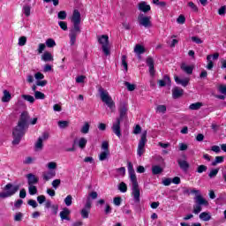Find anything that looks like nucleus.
Here are the masks:
<instances>
[{
  "label": "nucleus",
  "mask_w": 226,
  "mask_h": 226,
  "mask_svg": "<svg viewBox=\"0 0 226 226\" xmlns=\"http://www.w3.org/2000/svg\"><path fill=\"white\" fill-rule=\"evenodd\" d=\"M138 8L140 11H143V13H147V11H151V5L147 4L146 2L139 3Z\"/></svg>",
  "instance_id": "17"
},
{
  "label": "nucleus",
  "mask_w": 226,
  "mask_h": 226,
  "mask_svg": "<svg viewBox=\"0 0 226 226\" xmlns=\"http://www.w3.org/2000/svg\"><path fill=\"white\" fill-rule=\"evenodd\" d=\"M28 193L30 195H36L38 193V188L35 185H28Z\"/></svg>",
  "instance_id": "35"
},
{
  "label": "nucleus",
  "mask_w": 226,
  "mask_h": 226,
  "mask_svg": "<svg viewBox=\"0 0 226 226\" xmlns=\"http://www.w3.org/2000/svg\"><path fill=\"white\" fill-rule=\"evenodd\" d=\"M26 43H27V38L26 36L19 37L18 45H19V47H24Z\"/></svg>",
  "instance_id": "43"
},
{
  "label": "nucleus",
  "mask_w": 226,
  "mask_h": 226,
  "mask_svg": "<svg viewBox=\"0 0 226 226\" xmlns=\"http://www.w3.org/2000/svg\"><path fill=\"white\" fill-rule=\"evenodd\" d=\"M192 41H193L194 43H197V45H200V43H203L202 39L197 37V36H192L191 38Z\"/></svg>",
  "instance_id": "59"
},
{
  "label": "nucleus",
  "mask_w": 226,
  "mask_h": 226,
  "mask_svg": "<svg viewBox=\"0 0 226 226\" xmlns=\"http://www.w3.org/2000/svg\"><path fill=\"white\" fill-rule=\"evenodd\" d=\"M53 177H56V171L49 170L42 173V178L44 181H50Z\"/></svg>",
  "instance_id": "14"
},
{
  "label": "nucleus",
  "mask_w": 226,
  "mask_h": 226,
  "mask_svg": "<svg viewBox=\"0 0 226 226\" xmlns=\"http://www.w3.org/2000/svg\"><path fill=\"white\" fill-rule=\"evenodd\" d=\"M69 125H70V122L68 121H58V126L62 130H64V128H68Z\"/></svg>",
  "instance_id": "41"
},
{
  "label": "nucleus",
  "mask_w": 226,
  "mask_h": 226,
  "mask_svg": "<svg viewBox=\"0 0 226 226\" xmlns=\"http://www.w3.org/2000/svg\"><path fill=\"white\" fill-rule=\"evenodd\" d=\"M22 218H24V214L21 212L16 213L14 215V222H22Z\"/></svg>",
  "instance_id": "45"
},
{
  "label": "nucleus",
  "mask_w": 226,
  "mask_h": 226,
  "mask_svg": "<svg viewBox=\"0 0 226 226\" xmlns=\"http://www.w3.org/2000/svg\"><path fill=\"white\" fill-rule=\"evenodd\" d=\"M48 169L49 170H54L56 169H57V163L54 162H50L48 163Z\"/></svg>",
  "instance_id": "57"
},
{
  "label": "nucleus",
  "mask_w": 226,
  "mask_h": 226,
  "mask_svg": "<svg viewBox=\"0 0 226 226\" xmlns=\"http://www.w3.org/2000/svg\"><path fill=\"white\" fill-rule=\"evenodd\" d=\"M89 128H91V125L89 124V123L86 122L84 125L81 127V130H80L81 133L85 135L89 133Z\"/></svg>",
  "instance_id": "29"
},
{
  "label": "nucleus",
  "mask_w": 226,
  "mask_h": 226,
  "mask_svg": "<svg viewBox=\"0 0 226 226\" xmlns=\"http://www.w3.org/2000/svg\"><path fill=\"white\" fill-rule=\"evenodd\" d=\"M128 112V108L126 105H122L120 108V118L123 119L124 116H126V113Z\"/></svg>",
  "instance_id": "37"
},
{
  "label": "nucleus",
  "mask_w": 226,
  "mask_h": 226,
  "mask_svg": "<svg viewBox=\"0 0 226 226\" xmlns=\"http://www.w3.org/2000/svg\"><path fill=\"white\" fill-rule=\"evenodd\" d=\"M26 179H27V185L28 186L31 185H38V182L40 181V179L38 178V177H36V175L33 174V173H29L26 176Z\"/></svg>",
  "instance_id": "12"
},
{
  "label": "nucleus",
  "mask_w": 226,
  "mask_h": 226,
  "mask_svg": "<svg viewBox=\"0 0 226 226\" xmlns=\"http://www.w3.org/2000/svg\"><path fill=\"white\" fill-rule=\"evenodd\" d=\"M158 84H159L160 87H165V86H167V84H170V78L168 75H165L163 77V79H160L158 81Z\"/></svg>",
  "instance_id": "20"
},
{
  "label": "nucleus",
  "mask_w": 226,
  "mask_h": 226,
  "mask_svg": "<svg viewBox=\"0 0 226 226\" xmlns=\"http://www.w3.org/2000/svg\"><path fill=\"white\" fill-rule=\"evenodd\" d=\"M218 172H220V169L219 168L212 170L208 173V177H210V179H213V177H216V176H218Z\"/></svg>",
  "instance_id": "38"
},
{
  "label": "nucleus",
  "mask_w": 226,
  "mask_h": 226,
  "mask_svg": "<svg viewBox=\"0 0 226 226\" xmlns=\"http://www.w3.org/2000/svg\"><path fill=\"white\" fill-rule=\"evenodd\" d=\"M147 64L149 68V73L151 75V77H154V73H155V71H154V60H153L152 57H148L147 58Z\"/></svg>",
  "instance_id": "13"
},
{
  "label": "nucleus",
  "mask_w": 226,
  "mask_h": 226,
  "mask_svg": "<svg viewBox=\"0 0 226 226\" xmlns=\"http://www.w3.org/2000/svg\"><path fill=\"white\" fill-rule=\"evenodd\" d=\"M118 190L121 193H126L128 192V185H126V183L121 182L118 185Z\"/></svg>",
  "instance_id": "27"
},
{
  "label": "nucleus",
  "mask_w": 226,
  "mask_h": 226,
  "mask_svg": "<svg viewBox=\"0 0 226 226\" xmlns=\"http://www.w3.org/2000/svg\"><path fill=\"white\" fill-rule=\"evenodd\" d=\"M4 192H0V198L8 199V197H13V195L20 190V185H14L13 184L9 183L4 187Z\"/></svg>",
  "instance_id": "4"
},
{
  "label": "nucleus",
  "mask_w": 226,
  "mask_h": 226,
  "mask_svg": "<svg viewBox=\"0 0 226 226\" xmlns=\"http://www.w3.org/2000/svg\"><path fill=\"white\" fill-rule=\"evenodd\" d=\"M31 117H29V113L27 111H23L19 118L17 126L12 130V144L15 146L20 144V140H22V137L26 135V130L29 128V120Z\"/></svg>",
  "instance_id": "1"
},
{
  "label": "nucleus",
  "mask_w": 226,
  "mask_h": 226,
  "mask_svg": "<svg viewBox=\"0 0 226 226\" xmlns=\"http://www.w3.org/2000/svg\"><path fill=\"white\" fill-rule=\"evenodd\" d=\"M162 172H163V170L162 169V167L160 166H154L152 168V173L156 176L158 174H162Z\"/></svg>",
  "instance_id": "36"
},
{
  "label": "nucleus",
  "mask_w": 226,
  "mask_h": 226,
  "mask_svg": "<svg viewBox=\"0 0 226 226\" xmlns=\"http://www.w3.org/2000/svg\"><path fill=\"white\" fill-rule=\"evenodd\" d=\"M218 91L221 93V94H224L226 96V85H220L218 87Z\"/></svg>",
  "instance_id": "58"
},
{
  "label": "nucleus",
  "mask_w": 226,
  "mask_h": 226,
  "mask_svg": "<svg viewBox=\"0 0 226 226\" xmlns=\"http://www.w3.org/2000/svg\"><path fill=\"white\" fill-rule=\"evenodd\" d=\"M147 131L143 132L141 134V138L139 141L138 144V148H137V154L138 156H142L144 153H146V144L147 143Z\"/></svg>",
  "instance_id": "7"
},
{
  "label": "nucleus",
  "mask_w": 226,
  "mask_h": 226,
  "mask_svg": "<svg viewBox=\"0 0 226 226\" xmlns=\"http://www.w3.org/2000/svg\"><path fill=\"white\" fill-rule=\"evenodd\" d=\"M111 129L113 133L121 139V118H117L116 122L113 123Z\"/></svg>",
  "instance_id": "11"
},
{
  "label": "nucleus",
  "mask_w": 226,
  "mask_h": 226,
  "mask_svg": "<svg viewBox=\"0 0 226 226\" xmlns=\"http://www.w3.org/2000/svg\"><path fill=\"white\" fill-rule=\"evenodd\" d=\"M11 100V94L8 90H4V95L2 97L3 103H8Z\"/></svg>",
  "instance_id": "23"
},
{
  "label": "nucleus",
  "mask_w": 226,
  "mask_h": 226,
  "mask_svg": "<svg viewBox=\"0 0 226 226\" xmlns=\"http://www.w3.org/2000/svg\"><path fill=\"white\" fill-rule=\"evenodd\" d=\"M47 84H48V82H47V80H37L36 81V86H39V87H45V86H47Z\"/></svg>",
  "instance_id": "63"
},
{
  "label": "nucleus",
  "mask_w": 226,
  "mask_h": 226,
  "mask_svg": "<svg viewBox=\"0 0 226 226\" xmlns=\"http://www.w3.org/2000/svg\"><path fill=\"white\" fill-rule=\"evenodd\" d=\"M34 160H35L34 157L28 156L25 158V160L23 161V163L25 165H31V163H33Z\"/></svg>",
  "instance_id": "47"
},
{
  "label": "nucleus",
  "mask_w": 226,
  "mask_h": 226,
  "mask_svg": "<svg viewBox=\"0 0 226 226\" xmlns=\"http://www.w3.org/2000/svg\"><path fill=\"white\" fill-rule=\"evenodd\" d=\"M68 215H70V209H68L67 207L64 208L63 211L60 212L61 220L70 221V217H68Z\"/></svg>",
  "instance_id": "19"
},
{
  "label": "nucleus",
  "mask_w": 226,
  "mask_h": 226,
  "mask_svg": "<svg viewBox=\"0 0 226 226\" xmlns=\"http://www.w3.org/2000/svg\"><path fill=\"white\" fill-rule=\"evenodd\" d=\"M211 57H213V55H208L207 56V70H213V67L215 66V64H213V60H211Z\"/></svg>",
  "instance_id": "30"
},
{
  "label": "nucleus",
  "mask_w": 226,
  "mask_h": 226,
  "mask_svg": "<svg viewBox=\"0 0 226 226\" xmlns=\"http://www.w3.org/2000/svg\"><path fill=\"white\" fill-rule=\"evenodd\" d=\"M122 66H124L125 72H128V63L126 62V56H122Z\"/></svg>",
  "instance_id": "52"
},
{
  "label": "nucleus",
  "mask_w": 226,
  "mask_h": 226,
  "mask_svg": "<svg viewBox=\"0 0 226 226\" xmlns=\"http://www.w3.org/2000/svg\"><path fill=\"white\" fill-rule=\"evenodd\" d=\"M138 22L139 26H142L143 27H146V28H149L153 26V24L151 23V17L146 16L143 13L139 14Z\"/></svg>",
  "instance_id": "9"
},
{
  "label": "nucleus",
  "mask_w": 226,
  "mask_h": 226,
  "mask_svg": "<svg viewBox=\"0 0 226 226\" xmlns=\"http://www.w3.org/2000/svg\"><path fill=\"white\" fill-rule=\"evenodd\" d=\"M71 22L72 23V26L70 30L69 38L71 46L73 47L75 41H77V36L80 34V12L79 10H74Z\"/></svg>",
  "instance_id": "3"
},
{
  "label": "nucleus",
  "mask_w": 226,
  "mask_h": 226,
  "mask_svg": "<svg viewBox=\"0 0 226 226\" xmlns=\"http://www.w3.org/2000/svg\"><path fill=\"white\" fill-rule=\"evenodd\" d=\"M58 25L60 26L63 31H68V24L65 21H59Z\"/></svg>",
  "instance_id": "54"
},
{
  "label": "nucleus",
  "mask_w": 226,
  "mask_h": 226,
  "mask_svg": "<svg viewBox=\"0 0 226 226\" xmlns=\"http://www.w3.org/2000/svg\"><path fill=\"white\" fill-rule=\"evenodd\" d=\"M207 170V166L206 165H200L197 169L198 174H202V172H206Z\"/></svg>",
  "instance_id": "51"
},
{
  "label": "nucleus",
  "mask_w": 226,
  "mask_h": 226,
  "mask_svg": "<svg viewBox=\"0 0 226 226\" xmlns=\"http://www.w3.org/2000/svg\"><path fill=\"white\" fill-rule=\"evenodd\" d=\"M181 70L187 73V75H192V73H193V67L186 65V64H182Z\"/></svg>",
  "instance_id": "24"
},
{
  "label": "nucleus",
  "mask_w": 226,
  "mask_h": 226,
  "mask_svg": "<svg viewBox=\"0 0 226 226\" xmlns=\"http://www.w3.org/2000/svg\"><path fill=\"white\" fill-rule=\"evenodd\" d=\"M109 154H110V151H103L99 154V160L100 162H105V159L109 157Z\"/></svg>",
  "instance_id": "31"
},
{
  "label": "nucleus",
  "mask_w": 226,
  "mask_h": 226,
  "mask_svg": "<svg viewBox=\"0 0 226 226\" xmlns=\"http://www.w3.org/2000/svg\"><path fill=\"white\" fill-rule=\"evenodd\" d=\"M98 42L102 45V52L106 56H110V48L109 44V35L98 36Z\"/></svg>",
  "instance_id": "8"
},
{
  "label": "nucleus",
  "mask_w": 226,
  "mask_h": 226,
  "mask_svg": "<svg viewBox=\"0 0 226 226\" xmlns=\"http://www.w3.org/2000/svg\"><path fill=\"white\" fill-rule=\"evenodd\" d=\"M178 165L182 170H188L190 169V164L186 161L178 160Z\"/></svg>",
  "instance_id": "25"
},
{
  "label": "nucleus",
  "mask_w": 226,
  "mask_h": 226,
  "mask_svg": "<svg viewBox=\"0 0 226 226\" xmlns=\"http://www.w3.org/2000/svg\"><path fill=\"white\" fill-rule=\"evenodd\" d=\"M61 185V179H55L52 182V186L55 190H57V187Z\"/></svg>",
  "instance_id": "61"
},
{
  "label": "nucleus",
  "mask_w": 226,
  "mask_h": 226,
  "mask_svg": "<svg viewBox=\"0 0 226 226\" xmlns=\"http://www.w3.org/2000/svg\"><path fill=\"white\" fill-rule=\"evenodd\" d=\"M34 79L37 80H43V79H45V75H43L41 72H37L34 74Z\"/></svg>",
  "instance_id": "62"
},
{
  "label": "nucleus",
  "mask_w": 226,
  "mask_h": 226,
  "mask_svg": "<svg viewBox=\"0 0 226 226\" xmlns=\"http://www.w3.org/2000/svg\"><path fill=\"white\" fill-rule=\"evenodd\" d=\"M43 149V138H38L34 145V151H41Z\"/></svg>",
  "instance_id": "22"
},
{
  "label": "nucleus",
  "mask_w": 226,
  "mask_h": 226,
  "mask_svg": "<svg viewBox=\"0 0 226 226\" xmlns=\"http://www.w3.org/2000/svg\"><path fill=\"white\" fill-rule=\"evenodd\" d=\"M194 202L195 204L193 205L192 210V213H194V215H199V213L202 211V206H207V204H209L207 200H206V199H204V197H202V195L200 194L196 195V197L194 198Z\"/></svg>",
  "instance_id": "6"
},
{
  "label": "nucleus",
  "mask_w": 226,
  "mask_h": 226,
  "mask_svg": "<svg viewBox=\"0 0 226 226\" xmlns=\"http://www.w3.org/2000/svg\"><path fill=\"white\" fill-rule=\"evenodd\" d=\"M22 11L26 17H29L31 15V5H24Z\"/></svg>",
  "instance_id": "32"
},
{
  "label": "nucleus",
  "mask_w": 226,
  "mask_h": 226,
  "mask_svg": "<svg viewBox=\"0 0 226 226\" xmlns=\"http://www.w3.org/2000/svg\"><path fill=\"white\" fill-rule=\"evenodd\" d=\"M156 110L161 114H165V112H167V107L165 105H159L157 106Z\"/></svg>",
  "instance_id": "48"
},
{
  "label": "nucleus",
  "mask_w": 226,
  "mask_h": 226,
  "mask_svg": "<svg viewBox=\"0 0 226 226\" xmlns=\"http://www.w3.org/2000/svg\"><path fill=\"white\" fill-rule=\"evenodd\" d=\"M89 199V200H96V199H98V192H92L88 194L87 200Z\"/></svg>",
  "instance_id": "44"
},
{
  "label": "nucleus",
  "mask_w": 226,
  "mask_h": 226,
  "mask_svg": "<svg viewBox=\"0 0 226 226\" xmlns=\"http://www.w3.org/2000/svg\"><path fill=\"white\" fill-rule=\"evenodd\" d=\"M21 98L26 102H29V103H34V97L33 95L23 94L21 95Z\"/></svg>",
  "instance_id": "39"
},
{
  "label": "nucleus",
  "mask_w": 226,
  "mask_h": 226,
  "mask_svg": "<svg viewBox=\"0 0 226 226\" xmlns=\"http://www.w3.org/2000/svg\"><path fill=\"white\" fill-rule=\"evenodd\" d=\"M34 98H35V100H45V94H43L40 91H35Z\"/></svg>",
  "instance_id": "40"
},
{
  "label": "nucleus",
  "mask_w": 226,
  "mask_h": 226,
  "mask_svg": "<svg viewBox=\"0 0 226 226\" xmlns=\"http://www.w3.org/2000/svg\"><path fill=\"white\" fill-rule=\"evenodd\" d=\"M87 144V139H86L85 138H81L79 141V147L81 149H84V147H86Z\"/></svg>",
  "instance_id": "46"
},
{
  "label": "nucleus",
  "mask_w": 226,
  "mask_h": 226,
  "mask_svg": "<svg viewBox=\"0 0 226 226\" xmlns=\"http://www.w3.org/2000/svg\"><path fill=\"white\" fill-rule=\"evenodd\" d=\"M225 157L223 156H215L214 162H212V167H216L218 163H223Z\"/></svg>",
  "instance_id": "28"
},
{
  "label": "nucleus",
  "mask_w": 226,
  "mask_h": 226,
  "mask_svg": "<svg viewBox=\"0 0 226 226\" xmlns=\"http://www.w3.org/2000/svg\"><path fill=\"white\" fill-rule=\"evenodd\" d=\"M57 17L59 20H66V17H68V14L64 11H60L57 14Z\"/></svg>",
  "instance_id": "42"
},
{
  "label": "nucleus",
  "mask_w": 226,
  "mask_h": 226,
  "mask_svg": "<svg viewBox=\"0 0 226 226\" xmlns=\"http://www.w3.org/2000/svg\"><path fill=\"white\" fill-rule=\"evenodd\" d=\"M46 47H48L49 49H52V48L56 47V41H54V39H52V38L47 39Z\"/></svg>",
  "instance_id": "34"
},
{
  "label": "nucleus",
  "mask_w": 226,
  "mask_h": 226,
  "mask_svg": "<svg viewBox=\"0 0 226 226\" xmlns=\"http://www.w3.org/2000/svg\"><path fill=\"white\" fill-rule=\"evenodd\" d=\"M99 94H100L102 102L107 104V106L109 107V109H110V110H113V109H116V103L114 102V101L112 100V97L110 96V94H109V92L107 90H105L103 87H100Z\"/></svg>",
  "instance_id": "5"
},
{
  "label": "nucleus",
  "mask_w": 226,
  "mask_h": 226,
  "mask_svg": "<svg viewBox=\"0 0 226 226\" xmlns=\"http://www.w3.org/2000/svg\"><path fill=\"white\" fill-rule=\"evenodd\" d=\"M175 82L177 84H180L184 87H186L188 84L190 83V78H184V79H179V77L175 76Z\"/></svg>",
  "instance_id": "16"
},
{
  "label": "nucleus",
  "mask_w": 226,
  "mask_h": 226,
  "mask_svg": "<svg viewBox=\"0 0 226 226\" xmlns=\"http://www.w3.org/2000/svg\"><path fill=\"white\" fill-rule=\"evenodd\" d=\"M188 7L191 8L192 11H199V7H197L193 2H189Z\"/></svg>",
  "instance_id": "60"
},
{
  "label": "nucleus",
  "mask_w": 226,
  "mask_h": 226,
  "mask_svg": "<svg viewBox=\"0 0 226 226\" xmlns=\"http://www.w3.org/2000/svg\"><path fill=\"white\" fill-rule=\"evenodd\" d=\"M117 172L118 176H124L126 174V168L124 167L118 168L117 169Z\"/></svg>",
  "instance_id": "55"
},
{
  "label": "nucleus",
  "mask_w": 226,
  "mask_h": 226,
  "mask_svg": "<svg viewBox=\"0 0 226 226\" xmlns=\"http://www.w3.org/2000/svg\"><path fill=\"white\" fill-rule=\"evenodd\" d=\"M73 198L72 197V195H68L65 199H64V204L66 206H72Z\"/></svg>",
  "instance_id": "53"
},
{
  "label": "nucleus",
  "mask_w": 226,
  "mask_h": 226,
  "mask_svg": "<svg viewBox=\"0 0 226 226\" xmlns=\"http://www.w3.org/2000/svg\"><path fill=\"white\" fill-rule=\"evenodd\" d=\"M128 174L129 179L132 183V197H133L134 202H136V204H139V202H140V187L139 186L137 174H135V170H133V164H132V162H128Z\"/></svg>",
  "instance_id": "2"
},
{
  "label": "nucleus",
  "mask_w": 226,
  "mask_h": 226,
  "mask_svg": "<svg viewBox=\"0 0 226 226\" xmlns=\"http://www.w3.org/2000/svg\"><path fill=\"white\" fill-rule=\"evenodd\" d=\"M102 151H109V142L103 141L102 144Z\"/></svg>",
  "instance_id": "64"
},
{
  "label": "nucleus",
  "mask_w": 226,
  "mask_h": 226,
  "mask_svg": "<svg viewBox=\"0 0 226 226\" xmlns=\"http://www.w3.org/2000/svg\"><path fill=\"white\" fill-rule=\"evenodd\" d=\"M41 59L42 61H44L45 63H48L49 61H54V56H52V54L49 51H46L43 53V55L41 56Z\"/></svg>",
  "instance_id": "18"
},
{
  "label": "nucleus",
  "mask_w": 226,
  "mask_h": 226,
  "mask_svg": "<svg viewBox=\"0 0 226 226\" xmlns=\"http://www.w3.org/2000/svg\"><path fill=\"white\" fill-rule=\"evenodd\" d=\"M121 202H123V199H121V197H115L113 199V203L117 207L121 206Z\"/></svg>",
  "instance_id": "56"
},
{
  "label": "nucleus",
  "mask_w": 226,
  "mask_h": 226,
  "mask_svg": "<svg viewBox=\"0 0 226 226\" xmlns=\"http://www.w3.org/2000/svg\"><path fill=\"white\" fill-rule=\"evenodd\" d=\"M135 54H138V56H140V54H144L146 52V49H144V46L142 45H136L134 48Z\"/></svg>",
  "instance_id": "26"
},
{
  "label": "nucleus",
  "mask_w": 226,
  "mask_h": 226,
  "mask_svg": "<svg viewBox=\"0 0 226 226\" xmlns=\"http://www.w3.org/2000/svg\"><path fill=\"white\" fill-rule=\"evenodd\" d=\"M183 93H185L183 89L176 87L172 89V97L175 100H177V98H181V96H183Z\"/></svg>",
  "instance_id": "15"
},
{
  "label": "nucleus",
  "mask_w": 226,
  "mask_h": 226,
  "mask_svg": "<svg viewBox=\"0 0 226 226\" xmlns=\"http://www.w3.org/2000/svg\"><path fill=\"white\" fill-rule=\"evenodd\" d=\"M199 218L203 222H209L211 220V214L209 212H202L200 214Z\"/></svg>",
  "instance_id": "21"
},
{
  "label": "nucleus",
  "mask_w": 226,
  "mask_h": 226,
  "mask_svg": "<svg viewBox=\"0 0 226 226\" xmlns=\"http://www.w3.org/2000/svg\"><path fill=\"white\" fill-rule=\"evenodd\" d=\"M124 86H125V87H127L128 91H135V85L134 84H131L130 82L125 81Z\"/></svg>",
  "instance_id": "49"
},
{
  "label": "nucleus",
  "mask_w": 226,
  "mask_h": 226,
  "mask_svg": "<svg viewBox=\"0 0 226 226\" xmlns=\"http://www.w3.org/2000/svg\"><path fill=\"white\" fill-rule=\"evenodd\" d=\"M92 202L89 200V198L87 200V202L84 206V207L80 210V215L81 218L83 219H87L89 218V213H91V207H92Z\"/></svg>",
  "instance_id": "10"
},
{
  "label": "nucleus",
  "mask_w": 226,
  "mask_h": 226,
  "mask_svg": "<svg viewBox=\"0 0 226 226\" xmlns=\"http://www.w3.org/2000/svg\"><path fill=\"white\" fill-rule=\"evenodd\" d=\"M46 47L47 46L45 45V43H39L38 49H37L38 54H43V50H45Z\"/></svg>",
  "instance_id": "50"
},
{
  "label": "nucleus",
  "mask_w": 226,
  "mask_h": 226,
  "mask_svg": "<svg viewBox=\"0 0 226 226\" xmlns=\"http://www.w3.org/2000/svg\"><path fill=\"white\" fill-rule=\"evenodd\" d=\"M200 107H202V102H195V103H192L189 106V109L191 110H199L200 109Z\"/></svg>",
  "instance_id": "33"
}]
</instances>
